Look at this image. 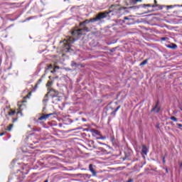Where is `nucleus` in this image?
<instances>
[{
  "label": "nucleus",
  "instance_id": "nucleus-20",
  "mask_svg": "<svg viewBox=\"0 0 182 182\" xmlns=\"http://www.w3.org/2000/svg\"><path fill=\"white\" fill-rule=\"evenodd\" d=\"M48 69H53V65H49L48 66Z\"/></svg>",
  "mask_w": 182,
  "mask_h": 182
},
{
  "label": "nucleus",
  "instance_id": "nucleus-16",
  "mask_svg": "<svg viewBox=\"0 0 182 182\" xmlns=\"http://www.w3.org/2000/svg\"><path fill=\"white\" fill-rule=\"evenodd\" d=\"M71 66H73V68H77V64L75 62H72L71 63Z\"/></svg>",
  "mask_w": 182,
  "mask_h": 182
},
{
  "label": "nucleus",
  "instance_id": "nucleus-38",
  "mask_svg": "<svg viewBox=\"0 0 182 182\" xmlns=\"http://www.w3.org/2000/svg\"><path fill=\"white\" fill-rule=\"evenodd\" d=\"M48 77H49V79H50V77H50V76H49Z\"/></svg>",
  "mask_w": 182,
  "mask_h": 182
},
{
  "label": "nucleus",
  "instance_id": "nucleus-1",
  "mask_svg": "<svg viewBox=\"0 0 182 182\" xmlns=\"http://www.w3.org/2000/svg\"><path fill=\"white\" fill-rule=\"evenodd\" d=\"M112 11H104V12H100L95 18H90L91 22H97L99 21H102V19H105V18H107V15L110 14Z\"/></svg>",
  "mask_w": 182,
  "mask_h": 182
},
{
  "label": "nucleus",
  "instance_id": "nucleus-4",
  "mask_svg": "<svg viewBox=\"0 0 182 182\" xmlns=\"http://www.w3.org/2000/svg\"><path fill=\"white\" fill-rule=\"evenodd\" d=\"M50 116H53V114L50 113L48 114L43 115L38 118V120H46V119H49Z\"/></svg>",
  "mask_w": 182,
  "mask_h": 182
},
{
  "label": "nucleus",
  "instance_id": "nucleus-15",
  "mask_svg": "<svg viewBox=\"0 0 182 182\" xmlns=\"http://www.w3.org/2000/svg\"><path fill=\"white\" fill-rule=\"evenodd\" d=\"M12 127H14V124H10L7 128L8 132H11V130H12Z\"/></svg>",
  "mask_w": 182,
  "mask_h": 182
},
{
  "label": "nucleus",
  "instance_id": "nucleus-14",
  "mask_svg": "<svg viewBox=\"0 0 182 182\" xmlns=\"http://www.w3.org/2000/svg\"><path fill=\"white\" fill-rule=\"evenodd\" d=\"M92 133H94V134H97L98 136H99V134H100V132L96 129H93Z\"/></svg>",
  "mask_w": 182,
  "mask_h": 182
},
{
  "label": "nucleus",
  "instance_id": "nucleus-29",
  "mask_svg": "<svg viewBox=\"0 0 182 182\" xmlns=\"http://www.w3.org/2000/svg\"><path fill=\"white\" fill-rule=\"evenodd\" d=\"M38 83L35 85V89H37V87H38Z\"/></svg>",
  "mask_w": 182,
  "mask_h": 182
},
{
  "label": "nucleus",
  "instance_id": "nucleus-37",
  "mask_svg": "<svg viewBox=\"0 0 182 182\" xmlns=\"http://www.w3.org/2000/svg\"><path fill=\"white\" fill-rule=\"evenodd\" d=\"M146 6H150V4H147Z\"/></svg>",
  "mask_w": 182,
  "mask_h": 182
},
{
  "label": "nucleus",
  "instance_id": "nucleus-26",
  "mask_svg": "<svg viewBox=\"0 0 182 182\" xmlns=\"http://www.w3.org/2000/svg\"><path fill=\"white\" fill-rule=\"evenodd\" d=\"M41 82H42V79L38 80V82L37 84L39 85V83H41Z\"/></svg>",
  "mask_w": 182,
  "mask_h": 182
},
{
  "label": "nucleus",
  "instance_id": "nucleus-32",
  "mask_svg": "<svg viewBox=\"0 0 182 182\" xmlns=\"http://www.w3.org/2000/svg\"><path fill=\"white\" fill-rule=\"evenodd\" d=\"M161 41H166V38H162Z\"/></svg>",
  "mask_w": 182,
  "mask_h": 182
},
{
  "label": "nucleus",
  "instance_id": "nucleus-12",
  "mask_svg": "<svg viewBox=\"0 0 182 182\" xmlns=\"http://www.w3.org/2000/svg\"><path fill=\"white\" fill-rule=\"evenodd\" d=\"M144 65H147V60H144L139 64V66H144Z\"/></svg>",
  "mask_w": 182,
  "mask_h": 182
},
{
  "label": "nucleus",
  "instance_id": "nucleus-13",
  "mask_svg": "<svg viewBox=\"0 0 182 182\" xmlns=\"http://www.w3.org/2000/svg\"><path fill=\"white\" fill-rule=\"evenodd\" d=\"M16 113V112L11 110L9 112V116H14V114H15Z\"/></svg>",
  "mask_w": 182,
  "mask_h": 182
},
{
  "label": "nucleus",
  "instance_id": "nucleus-33",
  "mask_svg": "<svg viewBox=\"0 0 182 182\" xmlns=\"http://www.w3.org/2000/svg\"><path fill=\"white\" fill-rule=\"evenodd\" d=\"M180 168H182V162L180 164Z\"/></svg>",
  "mask_w": 182,
  "mask_h": 182
},
{
  "label": "nucleus",
  "instance_id": "nucleus-36",
  "mask_svg": "<svg viewBox=\"0 0 182 182\" xmlns=\"http://www.w3.org/2000/svg\"><path fill=\"white\" fill-rule=\"evenodd\" d=\"M154 4H157V1L156 0H154Z\"/></svg>",
  "mask_w": 182,
  "mask_h": 182
},
{
  "label": "nucleus",
  "instance_id": "nucleus-17",
  "mask_svg": "<svg viewBox=\"0 0 182 182\" xmlns=\"http://www.w3.org/2000/svg\"><path fill=\"white\" fill-rule=\"evenodd\" d=\"M46 86H48V87H50V86H52V81H48Z\"/></svg>",
  "mask_w": 182,
  "mask_h": 182
},
{
  "label": "nucleus",
  "instance_id": "nucleus-8",
  "mask_svg": "<svg viewBox=\"0 0 182 182\" xmlns=\"http://www.w3.org/2000/svg\"><path fill=\"white\" fill-rule=\"evenodd\" d=\"M167 48H168L169 49H177V45L174 43H171L170 45L167 46Z\"/></svg>",
  "mask_w": 182,
  "mask_h": 182
},
{
  "label": "nucleus",
  "instance_id": "nucleus-11",
  "mask_svg": "<svg viewBox=\"0 0 182 182\" xmlns=\"http://www.w3.org/2000/svg\"><path fill=\"white\" fill-rule=\"evenodd\" d=\"M80 31H81V33H83V32H89V28H87V27H84V28H80Z\"/></svg>",
  "mask_w": 182,
  "mask_h": 182
},
{
  "label": "nucleus",
  "instance_id": "nucleus-6",
  "mask_svg": "<svg viewBox=\"0 0 182 182\" xmlns=\"http://www.w3.org/2000/svg\"><path fill=\"white\" fill-rule=\"evenodd\" d=\"M148 151H149V149H147V147L146 146L143 145L142 149H141L142 154H145V156H146Z\"/></svg>",
  "mask_w": 182,
  "mask_h": 182
},
{
  "label": "nucleus",
  "instance_id": "nucleus-18",
  "mask_svg": "<svg viewBox=\"0 0 182 182\" xmlns=\"http://www.w3.org/2000/svg\"><path fill=\"white\" fill-rule=\"evenodd\" d=\"M141 0H130L131 2H132V4H136V2L140 1Z\"/></svg>",
  "mask_w": 182,
  "mask_h": 182
},
{
  "label": "nucleus",
  "instance_id": "nucleus-5",
  "mask_svg": "<svg viewBox=\"0 0 182 182\" xmlns=\"http://www.w3.org/2000/svg\"><path fill=\"white\" fill-rule=\"evenodd\" d=\"M159 106V102H157L154 108H152L151 112H156V113H159L160 112V107H157Z\"/></svg>",
  "mask_w": 182,
  "mask_h": 182
},
{
  "label": "nucleus",
  "instance_id": "nucleus-27",
  "mask_svg": "<svg viewBox=\"0 0 182 182\" xmlns=\"http://www.w3.org/2000/svg\"><path fill=\"white\" fill-rule=\"evenodd\" d=\"M166 159L165 157L163 158V163H166V159Z\"/></svg>",
  "mask_w": 182,
  "mask_h": 182
},
{
  "label": "nucleus",
  "instance_id": "nucleus-21",
  "mask_svg": "<svg viewBox=\"0 0 182 182\" xmlns=\"http://www.w3.org/2000/svg\"><path fill=\"white\" fill-rule=\"evenodd\" d=\"M55 72H56V70L53 68V70L50 71V73H55Z\"/></svg>",
  "mask_w": 182,
  "mask_h": 182
},
{
  "label": "nucleus",
  "instance_id": "nucleus-25",
  "mask_svg": "<svg viewBox=\"0 0 182 182\" xmlns=\"http://www.w3.org/2000/svg\"><path fill=\"white\" fill-rule=\"evenodd\" d=\"M4 135H5V133H4V132L0 133V136H4Z\"/></svg>",
  "mask_w": 182,
  "mask_h": 182
},
{
  "label": "nucleus",
  "instance_id": "nucleus-10",
  "mask_svg": "<svg viewBox=\"0 0 182 182\" xmlns=\"http://www.w3.org/2000/svg\"><path fill=\"white\" fill-rule=\"evenodd\" d=\"M89 22H92V21H90V20H85V21L81 22V23H80V26H85V25H86V23H89Z\"/></svg>",
  "mask_w": 182,
  "mask_h": 182
},
{
  "label": "nucleus",
  "instance_id": "nucleus-24",
  "mask_svg": "<svg viewBox=\"0 0 182 182\" xmlns=\"http://www.w3.org/2000/svg\"><path fill=\"white\" fill-rule=\"evenodd\" d=\"M178 127H182V124H177Z\"/></svg>",
  "mask_w": 182,
  "mask_h": 182
},
{
  "label": "nucleus",
  "instance_id": "nucleus-35",
  "mask_svg": "<svg viewBox=\"0 0 182 182\" xmlns=\"http://www.w3.org/2000/svg\"><path fill=\"white\" fill-rule=\"evenodd\" d=\"M46 97H48V94L45 95V99H46Z\"/></svg>",
  "mask_w": 182,
  "mask_h": 182
},
{
  "label": "nucleus",
  "instance_id": "nucleus-22",
  "mask_svg": "<svg viewBox=\"0 0 182 182\" xmlns=\"http://www.w3.org/2000/svg\"><path fill=\"white\" fill-rule=\"evenodd\" d=\"M54 69H55V70L59 69V66H55V67H54Z\"/></svg>",
  "mask_w": 182,
  "mask_h": 182
},
{
  "label": "nucleus",
  "instance_id": "nucleus-3",
  "mask_svg": "<svg viewBox=\"0 0 182 182\" xmlns=\"http://www.w3.org/2000/svg\"><path fill=\"white\" fill-rule=\"evenodd\" d=\"M73 36H80L82 35V30L80 29H75L72 31Z\"/></svg>",
  "mask_w": 182,
  "mask_h": 182
},
{
  "label": "nucleus",
  "instance_id": "nucleus-34",
  "mask_svg": "<svg viewBox=\"0 0 182 182\" xmlns=\"http://www.w3.org/2000/svg\"><path fill=\"white\" fill-rule=\"evenodd\" d=\"M168 8H173V6H168Z\"/></svg>",
  "mask_w": 182,
  "mask_h": 182
},
{
  "label": "nucleus",
  "instance_id": "nucleus-7",
  "mask_svg": "<svg viewBox=\"0 0 182 182\" xmlns=\"http://www.w3.org/2000/svg\"><path fill=\"white\" fill-rule=\"evenodd\" d=\"M89 170L92 173V176H96V171H95V169L93 168V165L92 164H90Z\"/></svg>",
  "mask_w": 182,
  "mask_h": 182
},
{
  "label": "nucleus",
  "instance_id": "nucleus-30",
  "mask_svg": "<svg viewBox=\"0 0 182 182\" xmlns=\"http://www.w3.org/2000/svg\"><path fill=\"white\" fill-rule=\"evenodd\" d=\"M43 102H48V100L47 99H44L43 100Z\"/></svg>",
  "mask_w": 182,
  "mask_h": 182
},
{
  "label": "nucleus",
  "instance_id": "nucleus-31",
  "mask_svg": "<svg viewBox=\"0 0 182 182\" xmlns=\"http://www.w3.org/2000/svg\"><path fill=\"white\" fill-rule=\"evenodd\" d=\"M124 19H125L126 21H127V19H129V18L124 17Z\"/></svg>",
  "mask_w": 182,
  "mask_h": 182
},
{
  "label": "nucleus",
  "instance_id": "nucleus-19",
  "mask_svg": "<svg viewBox=\"0 0 182 182\" xmlns=\"http://www.w3.org/2000/svg\"><path fill=\"white\" fill-rule=\"evenodd\" d=\"M171 120H173V122H177V118H176L175 117H171Z\"/></svg>",
  "mask_w": 182,
  "mask_h": 182
},
{
  "label": "nucleus",
  "instance_id": "nucleus-9",
  "mask_svg": "<svg viewBox=\"0 0 182 182\" xmlns=\"http://www.w3.org/2000/svg\"><path fill=\"white\" fill-rule=\"evenodd\" d=\"M120 109V106L117 107L112 112H111L112 116H116V113Z\"/></svg>",
  "mask_w": 182,
  "mask_h": 182
},
{
  "label": "nucleus",
  "instance_id": "nucleus-23",
  "mask_svg": "<svg viewBox=\"0 0 182 182\" xmlns=\"http://www.w3.org/2000/svg\"><path fill=\"white\" fill-rule=\"evenodd\" d=\"M179 109H180V110H181V112H182V104H181V105H179Z\"/></svg>",
  "mask_w": 182,
  "mask_h": 182
},
{
  "label": "nucleus",
  "instance_id": "nucleus-2",
  "mask_svg": "<svg viewBox=\"0 0 182 182\" xmlns=\"http://www.w3.org/2000/svg\"><path fill=\"white\" fill-rule=\"evenodd\" d=\"M64 42V50H65V52H69L70 50V44L75 42V38L70 37L67 40L65 39Z\"/></svg>",
  "mask_w": 182,
  "mask_h": 182
},
{
  "label": "nucleus",
  "instance_id": "nucleus-28",
  "mask_svg": "<svg viewBox=\"0 0 182 182\" xmlns=\"http://www.w3.org/2000/svg\"><path fill=\"white\" fill-rule=\"evenodd\" d=\"M165 170L166 173H168V169L167 168H166Z\"/></svg>",
  "mask_w": 182,
  "mask_h": 182
}]
</instances>
